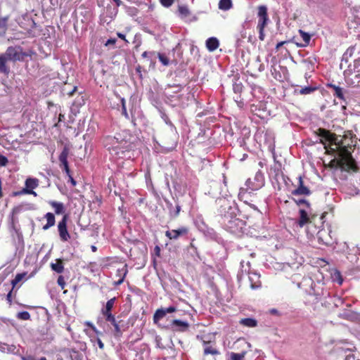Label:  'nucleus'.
Returning <instances> with one entry per match:
<instances>
[{
	"label": "nucleus",
	"instance_id": "nucleus-1",
	"mask_svg": "<svg viewBox=\"0 0 360 360\" xmlns=\"http://www.w3.org/2000/svg\"><path fill=\"white\" fill-rule=\"evenodd\" d=\"M103 143L115 160L127 158L131 150L130 143L120 134L117 136H108L103 139Z\"/></svg>",
	"mask_w": 360,
	"mask_h": 360
},
{
	"label": "nucleus",
	"instance_id": "nucleus-2",
	"mask_svg": "<svg viewBox=\"0 0 360 360\" xmlns=\"http://www.w3.org/2000/svg\"><path fill=\"white\" fill-rule=\"evenodd\" d=\"M314 133L320 137L319 143L324 146L328 154H335L338 149L347 143V136H344L340 139L337 134L324 128H319Z\"/></svg>",
	"mask_w": 360,
	"mask_h": 360
},
{
	"label": "nucleus",
	"instance_id": "nucleus-3",
	"mask_svg": "<svg viewBox=\"0 0 360 360\" xmlns=\"http://www.w3.org/2000/svg\"><path fill=\"white\" fill-rule=\"evenodd\" d=\"M349 148H351V143H346L342 147L336 151L335 153H337L339 157L337 160V164L342 170L346 172H349L351 170L356 172L358 170V167L354 159L352 158V155L349 150Z\"/></svg>",
	"mask_w": 360,
	"mask_h": 360
},
{
	"label": "nucleus",
	"instance_id": "nucleus-4",
	"mask_svg": "<svg viewBox=\"0 0 360 360\" xmlns=\"http://www.w3.org/2000/svg\"><path fill=\"white\" fill-rule=\"evenodd\" d=\"M196 339L201 342L204 356L212 355L213 356L220 354V352L217 346L216 338L212 334H200L196 336Z\"/></svg>",
	"mask_w": 360,
	"mask_h": 360
},
{
	"label": "nucleus",
	"instance_id": "nucleus-5",
	"mask_svg": "<svg viewBox=\"0 0 360 360\" xmlns=\"http://www.w3.org/2000/svg\"><path fill=\"white\" fill-rule=\"evenodd\" d=\"M257 18L258 22L257 29L259 32V39L264 41L265 39L264 28L266 27L269 21L267 13V8L266 6H259L257 8Z\"/></svg>",
	"mask_w": 360,
	"mask_h": 360
},
{
	"label": "nucleus",
	"instance_id": "nucleus-6",
	"mask_svg": "<svg viewBox=\"0 0 360 360\" xmlns=\"http://www.w3.org/2000/svg\"><path fill=\"white\" fill-rule=\"evenodd\" d=\"M264 185V178L262 172H258L253 178H249L245 182L246 188H241L240 194L257 191Z\"/></svg>",
	"mask_w": 360,
	"mask_h": 360
},
{
	"label": "nucleus",
	"instance_id": "nucleus-7",
	"mask_svg": "<svg viewBox=\"0 0 360 360\" xmlns=\"http://www.w3.org/2000/svg\"><path fill=\"white\" fill-rule=\"evenodd\" d=\"M346 83L351 87H360V65L350 66L344 72Z\"/></svg>",
	"mask_w": 360,
	"mask_h": 360
},
{
	"label": "nucleus",
	"instance_id": "nucleus-8",
	"mask_svg": "<svg viewBox=\"0 0 360 360\" xmlns=\"http://www.w3.org/2000/svg\"><path fill=\"white\" fill-rule=\"evenodd\" d=\"M232 204L233 202L226 198H219L217 200L218 214L225 218L231 217L233 214Z\"/></svg>",
	"mask_w": 360,
	"mask_h": 360
},
{
	"label": "nucleus",
	"instance_id": "nucleus-9",
	"mask_svg": "<svg viewBox=\"0 0 360 360\" xmlns=\"http://www.w3.org/2000/svg\"><path fill=\"white\" fill-rule=\"evenodd\" d=\"M4 54L8 60L13 62L23 60L25 57L30 56V53L23 52L20 46H9Z\"/></svg>",
	"mask_w": 360,
	"mask_h": 360
},
{
	"label": "nucleus",
	"instance_id": "nucleus-10",
	"mask_svg": "<svg viewBox=\"0 0 360 360\" xmlns=\"http://www.w3.org/2000/svg\"><path fill=\"white\" fill-rule=\"evenodd\" d=\"M68 215L64 214L62 219L58 224V231L60 239L63 242H67L70 238V235L68 231Z\"/></svg>",
	"mask_w": 360,
	"mask_h": 360
},
{
	"label": "nucleus",
	"instance_id": "nucleus-11",
	"mask_svg": "<svg viewBox=\"0 0 360 360\" xmlns=\"http://www.w3.org/2000/svg\"><path fill=\"white\" fill-rule=\"evenodd\" d=\"M228 223L226 224V229L233 234H239L242 231L243 221L238 218L230 217Z\"/></svg>",
	"mask_w": 360,
	"mask_h": 360
},
{
	"label": "nucleus",
	"instance_id": "nucleus-12",
	"mask_svg": "<svg viewBox=\"0 0 360 360\" xmlns=\"http://www.w3.org/2000/svg\"><path fill=\"white\" fill-rule=\"evenodd\" d=\"M311 194V191L304 185L302 176H299L297 187L291 191V195L295 196H309Z\"/></svg>",
	"mask_w": 360,
	"mask_h": 360
},
{
	"label": "nucleus",
	"instance_id": "nucleus-13",
	"mask_svg": "<svg viewBox=\"0 0 360 360\" xmlns=\"http://www.w3.org/2000/svg\"><path fill=\"white\" fill-rule=\"evenodd\" d=\"M303 283H305V285H308L310 286V288L309 290H306V292L308 295L314 296L316 299H319L321 297V295H322L321 292L316 290L315 289L316 283L311 278H304L302 282L298 284V287L300 288H302Z\"/></svg>",
	"mask_w": 360,
	"mask_h": 360
},
{
	"label": "nucleus",
	"instance_id": "nucleus-14",
	"mask_svg": "<svg viewBox=\"0 0 360 360\" xmlns=\"http://www.w3.org/2000/svg\"><path fill=\"white\" fill-rule=\"evenodd\" d=\"M188 229L186 226H181L178 229L169 230L165 232V236L170 240H176L181 236L188 233Z\"/></svg>",
	"mask_w": 360,
	"mask_h": 360
},
{
	"label": "nucleus",
	"instance_id": "nucleus-15",
	"mask_svg": "<svg viewBox=\"0 0 360 360\" xmlns=\"http://www.w3.org/2000/svg\"><path fill=\"white\" fill-rule=\"evenodd\" d=\"M176 311H177V309L174 306H170L167 308L158 309L155 311V312L154 314L153 320L155 322H156L158 320H160L163 317H165L167 313H173Z\"/></svg>",
	"mask_w": 360,
	"mask_h": 360
},
{
	"label": "nucleus",
	"instance_id": "nucleus-16",
	"mask_svg": "<svg viewBox=\"0 0 360 360\" xmlns=\"http://www.w3.org/2000/svg\"><path fill=\"white\" fill-rule=\"evenodd\" d=\"M317 238L320 244H323L327 246L333 244V240L329 233L325 229H322L318 231Z\"/></svg>",
	"mask_w": 360,
	"mask_h": 360
},
{
	"label": "nucleus",
	"instance_id": "nucleus-17",
	"mask_svg": "<svg viewBox=\"0 0 360 360\" xmlns=\"http://www.w3.org/2000/svg\"><path fill=\"white\" fill-rule=\"evenodd\" d=\"M189 324L186 321L178 319L173 320L170 323V328L173 331L184 332L188 330Z\"/></svg>",
	"mask_w": 360,
	"mask_h": 360
},
{
	"label": "nucleus",
	"instance_id": "nucleus-18",
	"mask_svg": "<svg viewBox=\"0 0 360 360\" xmlns=\"http://www.w3.org/2000/svg\"><path fill=\"white\" fill-rule=\"evenodd\" d=\"M248 278L252 289H257L261 286L262 282L260 281L259 275H258L257 274L249 273Z\"/></svg>",
	"mask_w": 360,
	"mask_h": 360
},
{
	"label": "nucleus",
	"instance_id": "nucleus-19",
	"mask_svg": "<svg viewBox=\"0 0 360 360\" xmlns=\"http://www.w3.org/2000/svg\"><path fill=\"white\" fill-rule=\"evenodd\" d=\"M44 218L46 220V224L42 226L44 231H46L55 225L56 217L53 213L47 212L44 214Z\"/></svg>",
	"mask_w": 360,
	"mask_h": 360
},
{
	"label": "nucleus",
	"instance_id": "nucleus-20",
	"mask_svg": "<svg viewBox=\"0 0 360 360\" xmlns=\"http://www.w3.org/2000/svg\"><path fill=\"white\" fill-rule=\"evenodd\" d=\"M49 205L54 210L55 214H62L65 212V205L63 202H57L55 200L49 201Z\"/></svg>",
	"mask_w": 360,
	"mask_h": 360
},
{
	"label": "nucleus",
	"instance_id": "nucleus-21",
	"mask_svg": "<svg viewBox=\"0 0 360 360\" xmlns=\"http://www.w3.org/2000/svg\"><path fill=\"white\" fill-rule=\"evenodd\" d=\"M116 298L113 297L109 300L105 306L101 309V314H103L104 318L108 317V315H113L112 314V309L114 306Z\"/></svg>",
	"mask_w": 360,
	"mask_h": 360
},
{
	"label": "nucleus",
	"instance_id": "nucleus-22",
	"mask_svg": "<svg viewBox=\"0 0 360 360\" xmlns=\"http://www.w3.org/2000/svg\"><path fill=\"white\" fill-rule=\"evenodd\" d=\"M8 60L4 53L0 54V73H3L6 76L10 73V68L6 65Z\"/></svg>",
	"mask_w": 360,
	"mask_h": 360
},
{
	"label": "nucleus",
	"instance_id": "nucleus-23",
	"mask_svg": "<svg viewBox=\"0 0 360 360\" xmlns=\"http://www.w3.org/2000/svg\"><path fill=\"white\" fill-rule=\"evenodd\" d=\"M327 86L333 90V96L342 101H345L343 89L333 84H328Z\"/></svg>",
	"mask_w": 360,
	"mask_h": 360
},
{
	"label": "nucleus",
	"instance_id": "nucleus-24",
	"mask_svg": "<svg viewBox=\"0 0 360 360\" xmlns=\"http://www.w3.org/2000/svg\"><path fill=\"white\" fill-rule=\"evenodd\" d=\"M310 222L307 212L304 210H300V218L297 223L300 227H303L305 224Z\"/></svg>",
	"mask_w": 360,
	"mask_h": 360
},
{
	"label": "nucleus",
	"instance_id": "nucleus-25",
	"mask_svg": "<svg viewBox=\"0 0 360 360\" xmlns=\"http://www.w3.org/2000/svg\"><path fill=\"white\" fill-rule=\"evenodd\" d=\"M219 46V42L216 37H210L206 40V47L210 52L215 51Z\"/></svg>",
	"mask_w": 360,
	"mask_h": 360
},
{
	"label": "nucleus",
	"instance_id": "nucleus-26",
	"mask_svg": "<svg viewBox=\"0 0 360 360\" xmlns=\"http://www.w3.org/2000/svg\"><path fill=\"white\" fill-rule=\"evenodd\" d=\"M127 323L123 320L117 321V323L115 326V331H114L115 336L120 337L124 331L127 329Z\"/></svg>",
	"mask_w": 360,
	"mask_h": 360
},
{
	"label": "nucleus",
	"instance_id": "nucleus-27",
	"mask_svg": "<svg viewBox=\"0 0 360 360\" xmlns=\"http://www.w3.org/2000/svg\"><path fill=\"white\" fill-rule=\"evenodd\" d=\"M68 154H69L68 149L67 148H64L58 157V160L60 161L61 168H64L66 166H68Z\"/></svg>",
	"mask_w": 360,
	"mask_h": 360
},
{
	"label": "nucleus",
	"instance_id": "nucleus-28",
	"mask_svg": "<svg viewBox=\"0 0 360 360\" xmlns=\"http://www.w3.org/2000/svg\"><path fill=\"white\" fill-rule=\"evenodd\" d=\"M56 263L51 264V268L56 273L61 274L64 271L63 262L61 259H57Z\"/></svg>",
	"mask_w": 360,
	"mask_h": 360
},
{
	"label": "nucleus",
	"instance_id": "nucleus-29",
	"mask_svg": "<svg viewBox=\"0 0 360 360\" xmlns=\"http://www.w3.org/2000/svg\"><path fill=\"white\" fill-rule=\"evenodd\" d=\"M25 184L26 188L33 191L39 186V180L36 178H27Z\"/></svg>",
	"mask_w": 360,
	"mask_h": 360
},
{
	"label": "nucleus",
	"instance_id": "nucleus-30",
	"mask_svg": "<svg viewBox=\"0 0 360 360\" xmlns=\"http://www.w3.org/2000/svg\"><path fill=\"white\" fill-rule=\"evenodd\" d=\"M299 33L302 39L303 42L297 44L302 47L307 46L309 44L311 36L308 33L304 32L302 30H299Z\"/></svg>",
	"mask_w": 360,
	"mask_h": 360
},
{
	"label": "nucleus",
	"instance_id": "nucleus-31",
	"mask_svg": "<svg viewBox=\"0 0 360 360\" xmlns=\"http://www.w3.org/2000/svg\"><path fill=\"white\" fill-rule=\"evenodd\" d=\"M240 323L247 327L253 328L257 326V321L255 319L245 318L240 321Z\"/></svg>",
	"mask_w": 360,
	"mask_h": 360
},
{
	"label": "nucleus",
	"instance_id": "nucleus-32",
	"mask_svg": "<svg viewBox=\"0 0 360 360\" xmlns=\"http://www.w3.org/2000/svg\"><path fill=\"white\" fill-rule=\"evenodd\" d=\"M233 6L231 0H220L219 2V8L222 11H228Z\"/></svg>",
	"mask_w": 360,
	"mask_h": 360
},
{
	"label": "nucleus",
	"instance_id": "nucleus-33",
	"mask_svg": "<svg viewBox=\"0 0 360 360\" xmlns=\"http://www.w3.org/2000/svg\"><path fill=\"white\" fill-rule=\"evenodd\" d=\"M8 17L0 18V36L4 35L8 28Z\"/></svg>",
	"mask_w": 360,
	"mask_h": 360
},
{
	"label": "nucleus",
	"instance_id": "nucleus-34",
	"mask_svg": "<svg viewBox=\"0 0 360 360\" xmlns=\"http://www.w3.org/2000/svg\"><path fill=\"white\" fill-rule=\"evenodd\" d=\"M247 353L248 350H243L240 353L231 352L229 360H245Z\"/></svg>",
	"mask_w": 360,
	"mask_h": 360
},
{
	"label": "nucleus",
	"instance_id": "nucleus-35",
	"mask_svg": "<svg viewBox=\"0 0 360 360\" xmlns=\"http://www.w3.org/2000/svg\"><path fill=\"white\" fill-rule=\"evenodd\" d=\"M178 12L181 18H186L191 15V12L187 6L181 5L178 6Z\"/></svg>",
	"mask_w": 360,
	"mask_h": 360
},
{
	"label": "nucleus",
	"instance_id": "nucleus-36",
	"mask_svg": "<svg viewBox=\"0 0 360 360\" xmlns=\"http://www.w3.org/2000/svg\"><path fill=\"white\" fill-rule=\"evenodd\" d=\"M120 271L122 273V276L121 278H119V280L115 282V285H120L124 282V278L128 273L127 264H125L122 268H120Z\"/></svg>",
	"mask_w": 360,
	"mask_h": 360
},
{
	"label": "nucleus",
	"instance_id": "nucleus-37",
	"mask_svg": "<svg viewBox=\"0 0 360 360\" xmlns=\"http://www.w3.org/2000/svg\"><path fill=\"white\" fill-rule=\"evenodd\" d=\"M25 194H30V195H33L34 196L37 195V194L35 191H31L30 189H27L25 187L20 191L13 192V196H18V195H25Z\"/></svg>",
	"mask_w": 360,
	"mask_h": 360
},
{
	"label": "nucleus",
	"instance_id": "nucleus-38",
	"mask_svg": "<svg viewBox=\"0 0 360 360\" xmlns=\"http://www.w3.org/2000/svg\"><path fill=\"white\" fill-rule=\"evenodd\" d=\"M27 275V273L26 272H23V273H20V274H17L14 278V279H13L11 281V285H13V288L15 287V285L20 282Z\"/></svg>",
	"mask_w": 360,
	"mask_h": 360
},
{
	"label": "nucleus",
	"instance_id": "nucleus-39",
	"mask_svg": "<svg viewBox=\"0 0 360 360\" xmlns=\"http://www.w3.org/2000/svg\"><path fill=\"white\" fill-rule=\"evenodd\" d=\"M16 318L20 320L27 321L30 319L31 316L28 311H24L18 312L16 314Z\"/></svg>",
	"mask_w": 360,
	"mask_h": 360
},
{
	"label": "nucleus",
	"instance_id": "nucleus-40",
	"mask_svg": "<svg viewBox=\"0 0 360 360\" xmlns=\"http://www.w3.org/2000/svg\"><path fill=\"white\" fill-rule=\"evenodd\" d=\"M158 57L163 65L167 66L169 64V60L165 54L158 53Z\"/></svg>",
	"mask_w": 360,
	"mask_h": 360
},
{
	"label": "nucleus",
	"instance_id": "nucleus-41",
	"mask_svg": "<svg viewBox=\"0 0 360 360\" xmlns=\"http://www.w3.org/2000/svg\"><path fill=\"white\" fill-rule=\"evenodd\" d=\"M316 90V87L306 86L300 90V94H310Z\"/></svg>",
	"mask_w": 360,
	"mask_h": 360
},
{
	"label": "nucleus",
	"instance_id": "nucleus-42",
	"mask_svg": "<svg viewBox=\"0 0 360 360\" xmlns=\"http://www.w3.org/2000/svg\"><path fill=\"white\" fill-rule=\"evenodd\" d=\"M107 322H110L114 326V331H115V326L117 323V321L116 320L114 315H108V317L105 318Z\"/></svg>",
	"mask_w": 360,
	"mask_h": 360
},
{
	"label": "nucleus",
	"instance_id": "nucleus-43",
	"mask_svg": "<svg viewBox=\"0 0 360 360\" xmlns=\"http://www.w3.org/2000/svg\"><path fill=\"white\" fill-rule=\"evenodd\" d=\"M333 278L335 281L338 282L339 285H342L343 282V279L342 278V275L340 271H336L333 274Z\"/></svg>",
	"mask_w": 360,
	"mask_h": 360
},
{
	"label": "nucleus",
	"instance_id": "nucleus-44",
	"mask_svg": "<svg viewBox=\"0 0 360 360\" xmlns=\"http://www.w3.org/2000/svg\"><path fill=\"white\" fill-rule=\"evenodd\" d=\"M124 8H125L126 12L130 15H136L138 13V10L135 7H130V6H124Z\"/></svg>",
	"mask_w": 360,
	"mask_h": 360
},
{
	"label": "nucleus",
	"instance_id": "nucleus-45",
	"mask_svg": "<svg viewBox=\"0 0 360 360\" xmlns=\"http://www.w3.org/2000/svg\"><path fill=\"white\" fill-rule=\"evenodd\" d=\"M169 210H170V213L172 215V217H176L179 216V214L180 213L181 206L179 205H176V207H175V210L172 212V205H170Z\"/></svg>",
	"mask_w": 360,
	"mask_h": 360
},
{
	"label": "nucleus",
	"instance_id": "nucleus-46",
	"mask_svg": "<svg viewBox=\"0 0 360 360\" xmlns=\"http://www.w3.org/2000/svg\"><path fill=\"white\" fill-rule=\"evenodd\" d=\"M161 5L165 8L170 7L174 2V0H159Z\"/></svg>",
	"mask_w": 360,
	"mask_h": 360
},
{
	"label": "nucleus",
	"instance_id": "nucleus-47",
	"mask_svg": "<svg viewBox=\"0 0 360 360\" xmlns=\"http://www.w3.org/2000/svg\"><path fill=\"white\" fill-rule=\"evenodd\" d=\"M57 283L61 288V289L65 288V287L66 285V283H65V278L63 276L60 275L58 276V280H57Z\"/></svg>",
	"mask_w": 360,
	"mask_h": 360
},
{
	"label": "nucleus",
	"instance_id": "nucleus-48",
	"mask_svg": "<svg viewBox=\"0 0 360 360\" xmlns=\"http://www.w3.org/2000/svg\"><path fill=\"white\" fill-rule=\"evenodd\" d=\"M121 103H122V114L126 118L129 119V115L127 113L126 105H125V100L124 98H122Z\"/></svg>",
	"mask_w": 360,
	"mask_h": 360
},
{
	"label": "nucleus",
	"instance_id": "nucleus-49",
	"mask_svg": "<svg viewBox=\"0 0 360 360\" xmlns=\"http://www.w3.org/2000/svg\"><path fill=\"white\" fill-rule=\"evenodd\" d=\"M292 200L295 202V203L297 205H302V204H304L307 205V207H309V203L308 202V201H307L306 200L304 199H300V200H296L295 198H292Z\"/></svg>",
	"mask_w": 360,
	"mask_h": 360
},
{
	"label": "nucleus",
	"instance_id": "nucleus-50",
	"mask_svg": "<svg viewBox=\"0 0 360 360\" xmlns=\"http://www.w3.org/2000/svg\"><path fill=\"white\" fill-rule=\"evenodd\" d=\"M8 162L7 158L0 154V166H6Z\"/></svg>",
	"mask_w": 360,
	"mask_h": 360
},
{
	"label": "nucleus",
	"instance_id": "nucleus-51",
	"mask_svg": "<svg viewBox=\"0 0 360 360\" xmlns=\"http://www.w3.org/2000/svg\"><path fill=\"white\" fill-rule=\"evenodd\" d=\"M354 51L355 46H350L347 49L345 54L349 55L351 57L352 56Z\"/></svg>",
	"mask_w": 360,
	"mask_h": 360
},
{
	"label": "nucleus",
	"instance_id": "nucleus-52",
	"mask_svg": "<svg viewBox=\"0 0 360 360\" xmlns=\"http://www.w3.org/2000/svg\"><path fill=\"white\" fill-rule=\"evenodd\" d=\"M77 87L76 86H73L72 89L69 91H65V89H63L64 94H67L69 96H71L74 94V93L76 91Z\"/></svg>",
	"mask_w": 360,
	"mask_h": 360
},
{
	"label": "nucleus",
	"instance_id": "nucleus-53",
	"mask_svg": "<svg viewBox=\"0 0 360 360\" xmlns=\"http://www.w3.org/2000/svg\"><path fill=\"white\" fill-rule=\"evenodd\" d=\"M160 251H161L160 248L158 245H156L154 248V255L156 257H160Z\"/></svg>",
	"mask_w": 360,
	"mask_h": 360
},
{
	"label": "nucleus",
	"instance_id": "nucleus-54",
	"mask_svg": "<svg viewBox=\"0 0 360 360\" xmlns=\"http://www.w3.org/2000/svg\"><path fill=\"white\" fill-rule=\"evenodd\" d=\"M116 42V39H109L106 42H105V46H109V45H114Z\"/></svg>",
	"mask_w": 360,
	"mask_h": 360
},
{
	"label": "nucleus",
	"instance_id": "nucleus-55",
	"mask_svg": "<svg viewBox=\"0 0 360 360\" xmlns=\"http://www.w3.org/2000/svg\"><path fill=\"white\" fill-rule=\"evenodd\" d=\"M155 54V52H148V51H144L142 54H141V56L143 58H147L148 56H153Z\"/></svg>",
	"mask_w": 360,
	"mask_h": 360
},
{
	"label": "nucleus",
	"instance_id": "nucleus-56",
	"mask_svg": "<svg viewBox=\"0 0 360 360\" xmlns=\"http://www.w3.org/2000/svg\"><path fill=\"white\" fill-rule=\"evenodd\" d=\"M63 170L65 172V174H67L68 176H70L71 174H70V169L69 168V165L68 166H66L64 168H62Z\"/></svg>",
	"mask_w": 360,
	"mask_h": 360
},
{
	"label": "nucleus",
	"instance_id": "nucleus-57",
	"mask_svg": "<svg viewBox=\"0 0 360 360\" xmlns=\"http://www.w3.org/2000/svg\"><path fill=\"white\" fill-rule=\"evenodd\" d=\"M11 293H12V290H11L6 295V300L8 301V302L11 304V302H12V298H11Z\"/></svg>",
	"mask_w": 360,
	"mask_h": 360
},
{
	"label": "nucleus",
	"instance_id": "nucleus-58",
	"mask_svg": "<svg viewBox=\"0 0 360 360\" xmlns=\"http://www.w3.org/2000/svg\"><path fill=\"white\" fill-rule=\"evenodd\" d=\"M287 41H281V42H278L276 46V51H278L279 49L286 43Z\"/></svg>",
	"mask_w": 360,
	"mask_h": 360
},
{
	"label": "nucleus",
	"instance_id": "nucleus-59",
	"mask_svg": "<svg viewBox=\"0 0 360 360\" xmlns=\"http://www.w3.org/2000/svg\"><path fill=\"white\" fill-rule=\"evenodd\" d=\"M69 178V181H70L71 184L73 186H75L76 184H77V182L76 181L73 179V177L72 176V175L69 176H68Z\"/></svg>",
	"mask_w": 360,
	"mask_h": 360
},
{
	"label": "nucleus",
	"instance_id": "nucleus-60",
	"mask_svg": "<svg viewBox=\"0 0 360 360\" xmlns=\"http://www.w3.org/2000/svg\"><path fill=\"white\" fill-rule=\"evenodd\" d=\"M98 347L101 349H103V347H104V344L103 343V342L100 339L98 340Z\"/></svg>",
	"mask_w": 360,
	"mask_h": 360
},
{
	"label": "nucleus",
	"instance_id": "nucleus-61",
	"mask_svg": "<svg viewBox=\"0 0 360 360\" xmlns=\"http://www.w3.org/2000/svg\"><path fill=\"white\" fill-rule=\"evenodd\" d=\"M117 6H120L122 5V1L121 0H113Z\"/></svg>",
	"mask_w": 360,
	"mask_h": 360
},
{
	"label": "nucleus",
	"instance_id": "nucleus-62",
	"mask_svg": "<svg viewBox=\"0 0 360 360\" xmlns=\"http://www.w3.org/2000/svg\"><path fill=\"white\" fill-rule=\"evenodd\" d=\"M65 118L64 115L60 113L58 116V122H62Z\"/></svg>",
	"mask_w": 360,
	"mask_h": 360
},
{
	"label": "nucleus",
	"instance_id": "nucleus-63",
	"mask_svg": "<svg viewBox=\"0 0 360 360\" xmlns=\"http://www.w3.org/2000/svg\"><path fill=\"white\" fill-rule=\"evenodd\" d=\"M117 36H118L120 39L125 40V35H124V34H121V33H118V34H117Z\"/></svg>",
	"mask_w": 360,
	"mask_h": 360
},
{
	"label": "nucleus",
	"instance_id": "nucleus-64",
	"mask_svg": "<svg viewBox=\"0 0 360 360\" xmlns=\"http://www.w3.org/2000/svg\"><path fill=\"white\" fill-rule=\"evenodd\" d=\"M120 271V269H118L117 270V276L121 278L122 273Z\"/></svg>",
	"mask_w": 360,
	"mask_h": 360
}]
</instances>
